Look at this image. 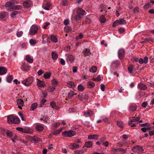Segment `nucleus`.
I'll list each match as a JSON object with an SVG mask.
<instances>
[{
	"mask_svg": "<svg viewBox=\"0 0 154 154\" xmlns=\"http://www.w3.org/2000/svg\"><path fill=\"white\" fill-rule=\"evenodd\" d=\"M51 5V4L50 2H47L46 3L42 5V7L44 9L48 10Z\"/></svg>",
	"mask_w": 154,
	"mask_h": 154,
	"instance_id": "20",
	"label": "nucleus"
},
{
	"mask_svg": "<svg viewBox=\"0 0 154 154\" xmlns=\"http://www.w3.org/2000/svg\"><path fill=\"white\" fill-rule=\"evenodd\" d=\"M17 3V2L14 0L5 3V6L7 10L11 11H12V8L13 6Z\"/></svg>",
	"mask_w": 154,
	"mask_h": 154,
	"instance_id": "3",
	"label": "nucleus"
},
{
	"mask_svg": "<svg viewBox=\"0 0 154 154\" xmlns=\"http://www.w3.org/2000/svg\"><path fill=\"white\" fill-rule=\"evenodd\" d=\"M132 149L133 151L138 153L143 152V151L142 147L140 146L134 147L132 148Z\"/></svg>",
	"mask_w": 154,
	"mask_h": 154,
	"instance_id": "8",
	"label": "nucleus"
},
{
	"mask_svg": "<svg viewBox=\"0 0 154 154\" xmlns=\"http://www.w3.org/2000/svg\"><path fill=\"white\" fill-rule=\"evenodd\" d=\"M22 8V6L20 5H13L12 7V10H17L21 9Z\"/></svg>",
	"mask_w": 154,
	"mask_h": 154,
	"instance_id": "40",
	"label": "nucleus"
},
{
	"mask_svg": "<svg viewBox=\"0 0 154 154\" xmlns=\"http://www.w3.org/2000/svg\"><path fill=\"white\" fill-rule=\"evenodd\" d=\"M60 125V122H56L54 123L52 125V127L53 129H55L58 126H59Z\"/></svg>",
	"mask_w": 154,
	"mask_h": 154,
	"instance_id": "47",
	"label": "nucleus"
},
{
	"mask_svg": "<svg viewBox=\"0 0 154 154\" xmlns=\"http://www.w3.org/2000/svg\"><path fill=\"white\" fill-rule=\"evenodd\" d=\"M29 43L31 45H34L36 43V41L35 40L31 39L29 40Z\"/></svg>",
	"mask_w": 154,
	"mask_h": 154,
	"instance_id": "58",
	"label": "nucleus"
},
{
	"mask_svg": "<svg viewBox=\"0 0 154 154\" xmlns=\"http://www.w3.org/2000/svg\"><path fill=\"white\" fill-rule=\"evenodd\" d=\"M93 115V112L90 110H88L84 112V116L86 117H90Z\"/></svg>",
	"mask_w": 154,
	"mask_h": 154,
	"instance_id": "19",
	"label": "nucleus"
},
{
	"mask_svg": "<svg viewBox=\"0 0 154 154\" xmlns=\"http://www.w3.org/2000/svg\"><path fill=\"white\" fill-rule=\"evenodd\" d=\"M125 51L123 49H120L118 51V55L119 58L122 59L124 57Z\"/></svg>",
	"mask_w": 154,
	"mask_h": 154,
	"instance_id": "11",
	"label": "nucleus"
},
{
	"mask_svg": "<svg viewBox=\"0 0 154 154\" xmlns=\"http://www.w3.org/2000/svg\"><path fill=\"white\" fill-rule=\"evenodd\" d=\"M152 130V128L149 127H143L141 128V130L143 132H146L147 130L149 131Z\"/></svg>",
	"mask_w": 154,
	"mask_h": 154,
	"instance_id": "31",
	"label": "nucleus"
},
{
	"mask_svg": "<svg viewBox=\"0 0 154 154\" xmlns=\"http://www.w3.org/2000/svg\"><path fill=\"white\" fill-rule=\"evenodd\" d=\"M137 108V106L135 104L131 105L129 106V110L132 112L135 111Z\"/></svg>",
	"mask_w": 154,
	"mask_h": 154,
	"instance_id": "27",
	"label": "nucleus"
},
{
	"mask_svg": "<svg viewBox=\"0 0 154 154\" xmlns=\"http://www.w3.org/2000/svg\"><path fill=\"white\" fill-rule=\"evenodd\" d=\"M76 132L72 130L64 131L62 133V135L64 137H71L75 135Z\"/></svg>",
	"mask_w": 154,
	"mask_h": 154,
	"instance_id": "4",
	"label": "nucleus"
},
{
	"mask_svg": "<svg viewBox=\"0 0 154 154\" xmlns=\"http://www.w3.org/2000/svg\"><path fill=\"white\" fill-rule=\"evenodd\" d=\"M94 83L92 81H89L87 83V86L89 88H92L95 86Z\"/></svg>",
	"mask_w": 154,
	"mask_h": 154,
	"instance_id": "32",
	"label": "nucleus"
},
{
	"mask_svg": "<svg viewBox=\"0 0 154 154\" xmlns=\"http://www.w3.org/2000/svg\"><path fill=\"white\" fill-rule=\"evenodd\" d=\"M117 150L119 152H122V153H125L126 152V150L122 148H118Z\"/></svg>",
	"mask_w": 154,
	"mask_h": 154,
	"instance_id": "56",
	"label": "nucleus"
},
{
	"mask_svg": "<svg viewBox=\"0 0 154 154\" xmlns=\"http://www.w3.org/2000/svg\"><path fill=\"white\" fill-rule=\"evenodd\" d=\"M141 126L144 127H149V124L148 123H146L141 124Z\"/></svg>",
	"mask_w": 154,
	"mask_h": 154,
	"instance_id": "63",
	"label": "nucleus"
},
{
	"mask_svg": "<svg viewBox=\"0 0 154 154\" xmlns=\"http://www.w3.org/2000/svg\"><path fill=\"white\" fill-rule=\"evenodd\" d=\"M51 54L52 58L54 60H55L57 59L58 55L57 53L56 52H52Z\"/></svg>",
	"mask_w": 154,
	"mask_h": 154,
	"instance_id": "23",
	"label": "nucleus"
},
{
	"mask_svg": "<svg viewBox=\"0 0 154 154\" xmlns=\"http://www.w3.org/2000/svg\"><path fill=\"white\" fill-rule=\"evenodd\" d=\"M137 87L138 88L142 90H145L147 89L146 85L141 82L138 83Z\"/></svg>",
	"mask_w": 154,
	"mask_h": 154,
	"instance_id": "12",
	"label": "nucleus"
},
{
	"mask_svg": "<svg viewBox=\"0 0 154 154\" xmlns=\"http://www.w3.org/2000/svg\"><path fill=\"white\" fill-rule=\"evenodd\" d=\"M41 119L42 120H43V121L45 122L49 123L48 122V119L47 117H45V118H44L43 119Z\"/></svg>",
	"mask_w": 154,
	"mask_h": 154,
	"instance_id": "60",
	"label": "nucleus"
},
{
	"mask_svg": "<svg viewBox=\"0 0 154 154\" xmlns=\"http://www.w3.org/2000/svg\"><path fill=\"white\" fill-rule=\"evenodd\" d=\"M51 84L52 85L55 87L57 85L58 82L56 79H53L51 80Z\"/></svg>",
	"mask_w": 154,
	"mask_h": 154,
	"instance_id": "43",
	"label": "nucleus"
},
{
	"mask_svg": "<svg viewBox=\"0 0 154 154\" xmlns=\"http://www.w3.org/2000/svg\"><path fill=\"white\" fill-rule=\"evenodd\" d=\"M97 67L95 66H92L90 69V72L92 73H95L96 72Z\"/></svg>",
	"mask_w": 154,
	"mask_h": 154,
	"instance_id": "41",
	"label": "nucleus"
},
{
	"mask_svg": "<svg viewBox=\"0 0 154 154\" xmlns=\"http://www.w3.org/2000/svg\"><path fill=\"white\" fill-rule=\"evenodd\" d=\"M133 67L131 65L129 66L128 68V70L129 71V72L131 73L132 72Z\"/></svg>",
	"mask_w": 154,
	"mask_h": 154,
	"instance_id": "61",
	"label": "nucleus"
},
{
	"mask_svg": "<svg viewBox=\"0 0 154 154\" xmlns=\"http://www.w3.org/2000/svg\"><path fill=\"white\" fill-rule=\"evenodd\" d=\"M83 53L85 56H88L90 54V50L88 48L85 49L83 50Z\"/></svg>",
	"mask_w": 154,
	"mask_h": 154,
	"instance_id": "38",
	"label": "nucleus"
},
{
	"mask_svg": "<svg viewBox=\"0 0 154 154\" xmlns=\"http://www.w3.org/2000/svg\"><path fill=\"white\" fill-rule=\"evenodd\" d=\"M51 74L50 72H46L44 74L43 77L45 79H49L51 77Z\"/></svg>",
	"mask_w": 154,
	"mask_h": 154,
	"instance_id": "26",
	"label": "nucleus"
},
{
	"mask_svg": "<svg viewBox=\"0 0 154 154\" xmlns=\"http://www.w3.org/2000/svg\"><path fill=\"white\" fill-rule=\"evenodd\" d=\"M78 98L79 99L82 100L84 99V96L82 94H80L78 96Z\"/></svg>",
	"mask_w": 154,
	"mask_h": 154,
	"instance_id": "57",
	"label": "nucleus"
},
{
	"mask_svg": "<svg viewBox=\"0 0 154 154\" xmlns=\"http://www.w3.org/2000/svg\"><path fill=\"white\" fill-rule=\"evenodd\" d=\"M152 130L149 131V134L150 136H152L154 135V129H153L152 128H154V127H152Z\"/></svg>",
	"mask_w": 154,
	"mask_h": 154,
	"instance_id": "54",
	"label": "nucleus"
},
{
	"mask_svg": "<svg viewBox=\"0 0 154 154\" xmlns=\"http://www.w3.org/2000/svg\"><path fill=\"white\" fill-rule=\"evenodd\" d=\"M51 41L55 43L57 42V37L53 35H51Z\"/></svg>",
	"mask_w": 154,
	"mask_h": 154,
	"instance_id": "45",
	"label": "nucleus"
},
{
	"mask_svg": "<svg viewBox=\"0 0 154 154\" xmlns=\"http://www.w3.org/2000/svg\"><path fill=\"white\" fill-rule=\"evenodd\" d=\"M33 132V131L28 128H24L23 131V133L26 134H31Z\"/></svg>",
	"mask_w": 154,
	"mask_h": 154,
	"instance_id": "17",
	"label": "nucleus"
},
{
	"mask_svg": "<svg viewBox=\"0 0 154 154\" xmlns=\"http://www.w3.org/2000/svg\"><path fill=\"white\" fill-rule=\"evenodd\" d=\"M100 21L102 23H104L106 21L105 17L103 15L101 16L100 18Z\"/></svg>",
	"mask_w": 154,
	"mask_h": 154,
	"instance_id": "42",
	"label": "nucleus"
},
{
	"mask_svg": "<svg viewBox=\"0 0 154 154\" xmlns=\"http://www.w3.org/2000/svg\"><path fill=\"white\" fill-rule=\"evenodd\" d=\"M129 125L131 127H136L138 125H140V124H139V123H129Z\"/></svg>",
	"mask_w": 154,
	"mask_h": 154,
	"instance_id": "53",
	"label": "nucleus"
},
{
	"mask_svg": "<svg viewBox=\"0 0 154 154\" xmlns=\"http://www.w3.org/2000/svg\"><path fill=\"white\" fill-rule=\"evenodd\" d=\"M23 32L22 31L17 32V35L18 37H21L23 35Z\"/></svg>",
	"mask_w": 154,
	"mask_h": 154,
	"instance_id": "55",
	"label": "nucleus"
},
{
	"mask_svg": "<svg viewBox=\"0 0 154 154\" xmlns=\"http://www.w3.org/2000/svg\"><path fill=\"white\" fill-rule=\"evenodd\" d=\"M35 128L36 131H42L44 128L43 125L41 124H38L36 125Z\"/></svg>",
	"mask_w": 154,
	"mask_h": 154,
	"instance_id": "14",
	"label": "nucleus"
},
{
	"mask_svg": "<svg viewBox=\"0 0 154 154\" xmlns=\"http://www.w3.org/2000/svg\"><path fill=\"white\" fill-rule=\"evenodd\" d=\"M77 15L75 16L76 20H79L86 14L85 11L81 8H78L77 10Z\"/></svg>",
	"mask_w": 154,
	"mask_h": 154,
	"instance_id": "1",
	"label": "nucleus"
},
{
	"mask_svg": "<svg viewBox=\"0 0 154 154\" xmlns=\"http://www.w3.org/2000/svg\"><path fill=\"white\" fill-rule=\"evenodd\" d=\"M26 138L29 141L32 142V143H36L38 140V138L35 137H31L27 136V137H26Z\"/></svg>",
	"mask_w": 154,
	"mask_h": 154,
	"instance_id": "13",
	"label": "nucleus"
},
{
	"mask_svg": "<svg viewBox=\"0 0 154 154\" xmlns=\"http://www.w3.org/2000/svg\"><path fill=\"white\" fill-rule=\"evenodd\" d=\"M50 105L52 107L55 109H57L58 107L56 105L55 103L53 101H52L50 102Z\"/></svg>",
	"mask_w": 154,
	"mask_h": 154,
	"instance_id": "39",
	"label": "nucleus"
},
{
	"mask_svg": "<svg viewBox=\"0 0 154 154\" xmlns=\"http://www.w3.org/2000/svg\"><path fill=\"white\" fill-rule=\"evenodd\" d=\"M74 60V57L72 55H68L67 57V60L68 62L69 61L72 63Z\"/></svg>",
	"mask_w": 154,
	"mask_h": 154,
	"instance_id": "24",
	"label": "nucleus"
},
{
	"mask_svg": "<svg viewBox=\"0 0 154 154\" xmlns=\"http://www.w3.org/2000/svg\"><path fill=\"white\" fill-rule=\"evenodd\" d=\"M99 137V136L95 134H92L88 136V138L89 140H92V139H94V140H97Z\"/></svg>",
	"mask_w": 154,
	"mask_h": 154,
	"instance_id": "18",
	"label": "nucleus"
},
{
	"mask_svg": "<svg viewBox=\"0 0 154 154\" xmlns=\"http://www.w3.org/2000/svg\"><path fill=\"white\" fill-rule=\"evenodd\" d=\"M11 138L13 142H15V140L17 138V136L15 134L14 135H13V136H12Z\"/></svg>",
	"mask_w": 154,
	"mask_h": 154,
	"instance_id": "59",
	"label": "nucleus"
},
{
	"mask_svg": "<svg viewBox=\"0 0 154 154\" xmlns=\"http://www.w3.org/2000/svg\"><path fill=\"white\" fill-rule=\"evenodd\" d=\"M78 89L79 91H83L84 90V87L82 85L79 84L78 86Z\"/></svg>",
	"mask_w": 154,
	"mask_h": 154,
	"instance_id": "44",
	"label": "nucleus"
},
{
	"mask_svg": "<svg viewBox=\"0 0 154 154\" xmlns=\"http://www.w3.org/2000/svg\"><path fill=\"white\" fill-rule=\"evenodd\" d=\"M20 121L19 118L16 116L11 115L8 117V122L9 124H18Z\"/></svg>",
	"mask_w": 154,
	"mask_h": 154,
	"instance_id": "2",
	"label": "nucleus"
},
{
	"mask_svg": "<svg viewBox=\"0 0 154 154\" xmlns=\"http://www.w3.org/2000/svg\"><path fill=\"white\" fill-rule=\"evenodd\" d=\"M17 103L18 108L20 109H22V107L23 106L24 104L23 100L21 99H18L17 100Z\"/></svg>",
	"mask_w": 154,
	"mask_h": 154,
	"instance_id": "16",
	"label": "nucleus"
},
{
	"mask_svg": "<svg viewBox=\"0 0 154 154\" xmlns=\"http://www.w3.org/2000/svg\"><path fill=\"white\" fill-rule=\"evenodd\" d=\"M75 94H76L73 91H71L68 94V96L69 98H71Z\"/></svg>",
	"mask_w": 154,
	"mask_h": 154,
	"instance_id": "49",
	"label": "nucleus"
},
{
	"mask_svg": "<svg viewBox=\"0 0 154 154\" xmlns=\"http://www.w3.org/2000/svg\"><path fill=\"white\" fill-rule=\"evenodd\" d=\"M69 148L72 149H76L79 148L80 146L75 143H71L69 145Z\"/></svg>",
	"mask_w": 154,
	"mask_h": 154,
	"instance_id": "10",
	"label": "nucleus"
},
{
	"mask_svg": "<svg viewBox=\"0 0 154 154\" xmlns=\"http://www.w3.org/2000/svg\"><path fill=\"white\" fill-rule=\"evenodd\" d=\"M84 152V151L83 149L77 150L74 151V153L77 154H82Z\"/></svg>",
	"mask_w": 154,
	"mask_h": 154,
	"instance_id": "46",
	"label": "nucleus"
},
{
	"mask_svg": "<svg viewBox=\"0 0 154 154\" xmlns=\"http://www.w3.org/2000/svg\"><path fill=\"white\" fill-rule=\"evenodd\" d=\"M26 60L29 63H32L33 62V60L30 55H28L26 56Z\"/></svg>",
	"mask_w": 154,
	"mask_h": 154,
	"instance_id": "28",
	"label": "nucleus"
},
{
	"mask_svg": "<svg viewBox=\"0 0 154 154\" xmlns=\"http://www.w3.org/2000/svg\"><path fill=\"white\" fill-rule=\"evenodd\" d=\"M119 20H116L115 22L113 23L112 24V26L113 27H115L116 26H117L119 25H120V23H119Z\"/></svg>",
	"mask_w": 154,
	"mask_h": 154,
	"instance_id": "48",
	"label": "nucleus"
},
{
	"mask_svg": "<svg viewBox=\"0 0 154 154\" xmlns=\"http://www.w3.org/2000/svg\"><path fill=\"white\" fill-rule=\"evenodd\" d=\"M133 59L136 62L139 60V63L140 64H143V63L146 64L148 62V57L146 56L143 59L142 58H140L138 60L136 57L134 58Z\"/></svg>",
	"mask_w": 154,
	"mask_h": 154,
	"instance_id": "6",
	"label": "nucleus"
},
{
	"mask_svg": "<svg viewBox=\"0 0 154 154\" xmlns=\"http://www.w3.org/2000/svg\"><path fill=\"white\" fill-rule=\"evenodd\" d=\"M140 120V118L138 117H132L130 119V121L131 122H134L138 121Z\"/></svg>",
	"mask_w": 154,
	"mask_h": 154,
	"instance_id": "34",
	"label": "nucleus"
},
{
	"mask_svg": "<svg viewBox=\"0 0 154 154\" xmlns=\"http://www.w3.org/2000/svg\"><path fill=\"white\" fill-rule=\"evenodd\" d=\"M7 69L4 67H0V75H2L5 74L7 72Z\"/></svg>",
	"mask_w": 154,
	"mask_h": 154,
	"instance_id": "21",
	"label": "nucleus"
},
{
	"mask_svg": "<svg viewBox=\"0 0 154 154\" xmlns=\"http://www.w3.org/2000/svg\"><path fill=\"white\" fill-rule=\"evenodd\" d=\"M117 124V125L121 128H123V123L120 121H118Z\"/></svg>",
	"mask_w": 154,
	"mask_h": 154,
	"instance_id": "50",
	"label": "nucleus"
},
{
	"mask_svg": "<svg viewBox=\"0 0 154 154\" xmlns=\"http://www.w3.org/2000/svg\"><path fill=\"white\" fill-rule=\"evenodd\" d=\"M67 86L70 88H74L76 86V85L74 84V82L72 81H69L67 83Z\"/></svg>",
	"mask_w": 154,
	"mask_h": 154,
	"instance_id": "25",
	"label": "nucleus"
},
{
	"mask_svg": "<svg viewBox=\"0 0 154 154\" xmlns=\"http://www.w3.org/2000/svg\"><path fill=\"white\" fill-rule=\"evenodd\" d=\"M33 82V78L32 77H30L22 81V83L26 86H29L32 84Z\"/></svg>",
	"mask_w": 154,
	"mask_h": 154,
	"instance_id": "5",
	"label": "nucleus"
},
{
	"mask_svg": "<svg viewBox=\"0 0 154 154\" xmlns=\"http://www.w3.org/2000/svg\"><path fill=\"white\" fill-rule=\"evenodd\" d=\"M7 15L6 12L3 11L0 14V19H2L5 18Z\"/></svg>",
	"mask_w": 154,
	"mask_h": 154,
	"instance_id": "37",
	"label": "nucleus"
},
{
	"mask_svg": "<svg viewBox=\"0 0 154 154\" xmlns=\"http://www.w3.org/2000/svg\"><path fill=\"white\" fill-rule=\"evenodd\" d=\"M43 39V42L44 43H49L50 42V38L46 35H44L42 36Z\"/></svg>",
	"mask_w": 154,
	"mask_h": 154,
	"instance_id": "15",
	"label": "nucleus"
},
{
	"mask_svg": "<svg viewBox=\"0 0 154 154\" xmlns=\"http://www.w3.org/2000/svg\"><path fill=\"white\" fill-rule=\"evenodd\" d=\"M120 24L123 25L125 24L126 23V21L123 19H120L119 20Z\"/></svg>",
	"mask_w": 154,
	"mask_h": 154,
	"instance_id": "52",
	"label": "nucleus"
},
{
	"mask_svg": "<svg viewBox=\"0 0 154 154\" xmlns=\"http://www.w3.org/2000/svg\"><path fill=\"white\" fill-rule=\"evenodd\" d=\"M38 27L35 25H33L30 28L29 30V34L31 35L35 34L37 32Z\"/></svg>",
	"mask_w": 154,
	"mask_h": 154,
	"instance_id": "7",
	"label": "nucleus"
},
{
	"mask_svg": "<svg viewBox=\"0 0 154 154\" xmlns=\"http://www.w3.org/2000/svg\"><path fill=\"white\" fill-rule=\"evenodd\" d=\"M72 28L71 27L68 26H66L64 27V31L67 33H69L72 31Z\"/></svg>",
	"mask_w": 154,
	"mask_h": 154,
	"instance_id": "35",
	"label": "nucleus"
},
{
	"mask_svg": "<svg viewBox=\"0 0 154 154\" xmlns=\"http://www.w3.org/2000/svg\"><path fill=\"white\" fill-rule=\"evenodd\" d=\"M83 37V35L82 34H80L79 35L76 37L77 40H79L82 38Z\"/></svg>",
	"mask_w": 154,
	"mask_h": 154,
	"instance_id": "64",
	"label": "nucleus"
},
{
	"mask_svg": "<svg viewBox=\"0 0 154 154\" xmlns=\"http://www.w3.org/2000/svg\"><path fill=\"white\" fill-rule=\"evenodd\" d=\"M38 104L36 103H32L30 109L31 111L34 110L37 107Z\"/></svg>",
	"mask_w": 154,
	"mask_h": 154,
	"instance_id": "36",
	"label": "nucleus"
},
{
	"mask_svg": "<svg viewBox=\"0 0 154 154\" xmlns=\"http://www.w3.org/2000/svg\"><path fill=\"white\" fill-rule=\"evenodd\" d=\"M21 69L24 71H28L29 69V66L25 62H23L22 64Z\"/></svg>",
	"mask_w": 154,
	"mask_h": 154,
	"instance_id": "9",
	"label": "nucleus"
},
{
	"mask_svg": "<svg viewBox=\"0 0 154 154\" xmlns=\"http://www.w3.org/2000/svg\"><path fill=\"white\" fill-rule=\"evenodd\" d=\"M93 145L92 143L90 141H87L85 142V146L87 148H90L92 147Z\"/></svg>",
	"mask_w": 154,
	"mask_h": 154,
	"instance_id": "30",
	"label": "nucleus"
},
{
	"mask_svg": "<svg viewBox=\"0 0 154 154\" xmlns=\"http://www.w3.org/2000/svg\"><path fill=\"white\" fill-rule=\"evenodd\" d=\"M24 6L26 8H28L30 7L32 5V3L29 1H26L23 3Z\"/></svg>",
	"mask_w": 154,
	"mask_h": 154,
	"instance_id": "22",
	"label": "nucleus"
},
{
	"mask_svg": "<svg viewBox=\"0 0 154 154\" xmlns=\"http://www.w3.org/2000/svg\"><path fill=\"white\" fill-rule=\"evenodd\" d=\"M55 88V87H50L49 88V92H52L54 91Z\"/></svg>",
	"mask_w": 154,
	"mask_h": 154,
	"instance_id": "62",
	"label": "nucleus"
},
{
	"mask_svg": "<svg viewBox=\"0 0 154 154\" xmlns=\"http://www.w3.org/2000/svg\"><path fill=\"white\" fill-rule=\"evenodd\" d=\"M13 77L12 76L10 75L8 76L7 78V81L8 82H11L12 80L13 79Z\"/></svg>",
	"mask_w": 154,
	"mask_h": 154,
	"instance_id": "51",
	"label": "nucleus"
},
{
	"mask_svg": "<svg viewBox=\"0 0 154 154\" xmlns=\"http://www.w3.org/2000/svg\"><path fill=\"white\" fill-rule=\"evenodd\" d=\"M20 14V12L18 11H14L12 12L10 14L11 17L12 18L15 17L16 16Z\"/></svg>",
	"mask_w": 154,
	"mask_h": 154,
	"instance_id": "29",
	"label": "nucleus"
},
{
	"mask_svg": "<svg viewBox=\"0 0 154 154\" xmlns=\"http://www.w3.org/2000/svg\"><path fill=\"white\" fill-rule=\"evenodd\" d=\"M37 85L41 88H43L45 87V84L43 81L38 80L37 82Z\"/></svg>",
	"mask_w": 154,
	"mask_h": 154,
	"instance_id": "33",
	"label": "nucleus"
}]
</instances>
